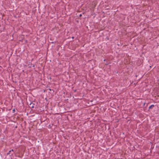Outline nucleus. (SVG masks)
Masks as SVG:
<instances>
[{
  "label": "nucleus",
  "mask_w": 159,
  "mask_h": 159,
  "mask_svg": "<svg viewBox=\"0 0 159 159\" xmlns=\"http://www.w3.org/2000/svg\"><path fill=\"white\" fill-rule=\"evenodd\" d=\"M35 105V104L33 103L32 102H31L30 104V107L31 108H34V105Z\"/></svg>",
  "instance_id": "1"
},
{
  "label": "nucleus",
  "mask_w": 159,
  "mask_h": 159,
  "mask_svg": "<svg viewBox=\"0 0 159 159\" xmlns=\"http://www.w3.org/2000/svg\"><path fill=\"white\" fill-rule=\"evenodd\" d=\"M10 155V156H11L13 155L12 152H11L10 151H9V152L7 153V155Z\"/></svg>",
  "instance_id": "2"
},
{
  "label": "nucleus",
  "mask_w": 159,
  "mask_h": 159,
  "mask_svg": "<svg viewBox=\"0 0 159 159\" xmlns=\"http://www.w3.org/2000/svg\"><path fill=\"white\" fill-rule=\"evenodd\" d=\"M154 106H155L153 104L151 105L149 107V108H148L149 109H152V108L153 107H154Z\"/></svg>",
  "instance_id": "3"
},
{
  "label": "nucleus",
  "mask_w": 159,
  "mask_h": 159,
  "mask_svg": "<svg viewBox=\"0 0 159 159\" xmlns=\"http://www.w3.org/2000/svg\"><path fill=\"white\" fill-rule=\"evenodd\" d=\"M11 152H12V153L13 154V153H14V150L12 149L11 150H10Z\"/></svg>",
  "instance_id": "4"
},
{
  "label": "nucleus",
  "mask_w": 159,
  "mask_h": 159,
  "mask_svg": "<svg viewBox=\"0 0 159 159\" xmlns=\"http://www.w3.org/2000/svg\"><path fill=\"white\" fill-rule=\"evenodd\" d=\"M48 90H50V91H52L53 92H54V90H53V89H48Z\"/></svg>",
  "instance_id": "5"
},
{
  "label": "nucleus",
  "mask_w": 159,
  "mask_h": 159,
  "mask_svg": "<svg viewBox=\"0 0 159 159\" xmlns=\"http://www.w3.org/2000/svg\"><path fill=\"white\" fill-rule=\"evenodd\" d=\"M31 65H32L31 66L32 67H34V69L35 68H34V67H35L34 65V64H32Z\"/></svg>",
  "instance_id": "6"
},
{
  "label": "nucleus",
  "mask_w": 159,
  "mask_h": 159,
  "mask_svg": "<svg viewBox=\"0 0 159 159\" xmlns=\"http://www.w3.org/2000/svg\"><path fill=\"white\" fill-rule=\"evenodd\" d=\"M15 109H13V110H12L13 113L15 112Z\"/></svg>",
  "instance_id": "7"
},
{
  "label": "nucleus",
  "mask_w": 159,
  "mask_h": 159,
  "mask_svg": "<svg viewBox=\"0 0 159 159\" xmlns=\"http://www.w3.org/2000/svg\"><path fill=\"white\" fill-rule=\"evenodd\" d=\"M82 16V15L81 14H80L79 15V16L80 17H81Z\"/></svg>",
  "instance_id": "8"
},
{
  "label": "nucleus",
  "mask_w": 159,
  "mask_h": 159,
  "mask_svg": "<svg viewBox=\"0 0 159 159\" xmlns=\"http://www.w3.org/2000/svg\"><path fill=\"white\" fill-rule=\"evenodd\" d=\"M72 39H74V37H72Z\"/></svg>",
  "instance_id": "9"
},
{
  "label": "nucleus",
  "mask_w": 159,
  "mask_h": 159,
  "mask_svg": "<svg viewBox=\"0 0 159 159\" xmlns=\"http://www.w3.org/2000/svg\"><path fill=\"white\" fill-rule=\"evenodd\" d=\"M51 43H54V42H51Z\"/></svg>",
  "instance_id": "10"
},
{
  "label": "nucleus",
  "mask_w": 159,
  "mask_h": 159,
  "mask_svg": "<svg viewBox=\"0 0 159 159\" xmlns=\"http://www.w3.org/2000/svg\"><path fill=\"white\" fill-rule=\"evenodd\" d=\"M76 90H74V92H76Z\"/></svg>",
  "instance_id": "11"
},
{
  "label": "nucleus",
  "mask_w": 159,
  "mask_h": 159,
  "mask_svg": "<svg viewBox=\"0 0 159 159\" xmlns=\"http://www.w3.org/2000/svg\"><path fill=\"white\" fill-rule=\"evenodd\" d=\"M145 104V103H144V105Z\"/></svg>",
  "instance_id": "12"
}]
</instances>
